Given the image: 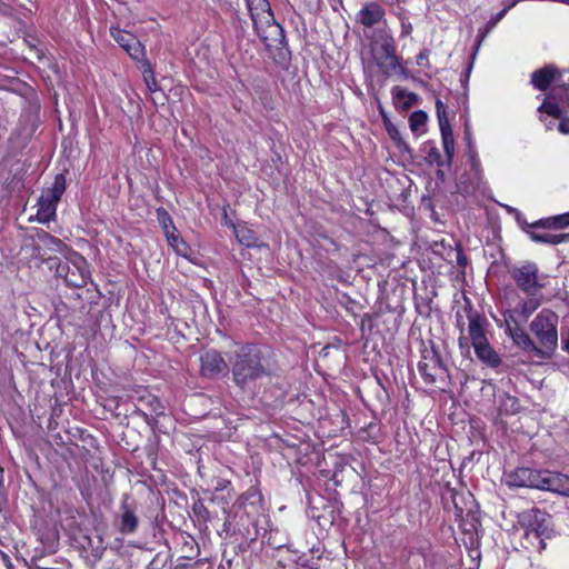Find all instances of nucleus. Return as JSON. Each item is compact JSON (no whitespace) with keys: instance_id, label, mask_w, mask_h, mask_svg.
<instances>
[{"instance_id":"f257e3e1","label":"nucleus","mask_w":569,"mask_h":569,"mask_svg":"<svg viewBox=\"0 0 569 569\" xmlns=\"http://www.w3.org/2000/svg\"><path fill=\"white\" fill-rule=\"evenodd\" d=\"M231 372L236 386L246 390L273 376L276 366L266 349L257 345H244L231 359Z\"/></svg>"},{"instance_id":"f03ea898","label":"nucleus","mask_w":569,"mask_h":569,"mask_svg":"<svg viewBox=\"0 0 569 569\" xmlns=\"http://www.w3.org/2000/svg\"><path fill=\"white\" fill-rule=\"evenodd\" d=\"M558 315L542 309L530 322V331L536 338L537 358L550 359L558 347Z\"/></svg>"},{"instance_id":"7ed1b4c3","label":"nucleus","mask_w":569,"mask_h":569,"mask_svg":"<svg viewBox=\"0 0 569 569\" xmlns=\"http://www.w3.org/2000/svg\"><path fill=\"white\" fill-rule=\"evenodd\" d=\"M49 269L73 288L84 287L91 277L87 260L77 252L71 253L64 261L60 258H50Z\"/></svg>"},{"instance_id":"20e7f679","label":"nucleus","mask_w":569,"mask_h":569,"mask_svg":"<svg viewBox=\"0 0 569 569\" xmlns=\"http://www.w3.org/2000/svg\"><path fill=\"white\" fill-rule=\"evenodd\" d=\"M372 60L381 73L386 77L403 73L405 70L396 54L392 38H383L371 48Z\"/></svg>"},{"instance_id":"39448f33","label":"nucleus","mask_w":569,"mask_h":569,"mask_svg":"<svg viewBox=\"0 0 569 569\" xmlns=\"http://www.w3.org/2000/svg\"><path fill=\"white\" fill-rule=\"evenodd\" d=\"M64 190L66 178L61 173L57 174L54 177L52 186L43 190L38 200V221L46 223L49 222L56 216L57 204L61 199Z\"/></svg>"},{"instance_id":"423d86ee","label":"nucleus","mask_w":569,"mask_h":569,"mask_svg":"<svg viewBox=\"0 0 569 569\" xmlns=\"http://www.w3.org/2000/svg\"><path fill=\"white\" fill-rule=\"evenodd\" d=\"M418 370L426 383L433 385L437 381H445L448 377V368L442 360L440 352L432 346L422 352L418 363Z\"/></svg>"},{"instance_id":"0eeeda50","label":"nucleus","mask_w":569,"mask_h":569,"mask_svg":"<svg viewBox=\"0 0 569 569\" xmlns=\"http://www.w3.org/2000/svg\"><path fill=\"white\" fill-rule=\"evenodd\" d=\"M568 107L569 89L561 82H557L551 87L538 111L558 119L568 111Z\"/></svg>"},{"instance_id":"6e6552de","label":"nucleus","mask_w":569,"mask_h":569,"mask_svg":"<svg viewBox=\"0 0 569 569\" xmlns=\"http://www.w3.org/2000/svg\"><path fill=\"white\" fill-rule=\"evenodd\" d=\"M517 287L528 296L536 297L543 288L539 279V270L535 263L527 262L517 267L511 272Z\"/></svg>"},{"instance_id":"1a4fd4ad","label":"nucleus","mask_w":569,"mask_h":569,"mask_svg":"<svg viewBox=\"0 0 569 569\" xmlns=\"http://www.w3.org/2000/svg\"><path fill=\"white\" fill-rule=\"evenodd\" d=\"M32 247L36 252V257L48 266L49 259L56 258L52 253H60L66 248L64 243L60 239L44 231L37 234V238L32 241Z\"/></svg>"},{"instance_id":"9d476101","label":"nucleus","mask_w":569,"mask_h":569,"mask_svg":"<svg viewBox=\"0 0 569 569\" xmlns=\"http://www.w3.org/2000/svg\"><path fill=\"white\" fill-rule=\"evenodd\" d=\"M506 333L512 339L513 343L522 351L537 357L536 342L530 336L522 329L512 315L506 317Z\"/></svg>"},{"instance_id":"9b49d317","label":"nucleus","mask_w":569,"mask_h":569,"mask_svg":"<svg viewBox=\"0 0 569 569\" xmlns=\"http://www.w3.org/2000/svg\"><path fill=\"white\" fill-rule=\"evenodd\" d=\"M542 470L517 468L506 476L510 487H527L540 490Z\"/></svg>"},{"instance_id":"f8f14e48","label":"nucleus","mask_w":569,"mask_h":569,"mask_svg":"<svg viewBox=\"0 0 569 569\" xmlns=\"http://www.w3.org/2000/svg\"><path fill=\"white\" fill-rule=\"evenodd\" d=\"M110 33L133 60L140 61L144 58V48L136 36L118 28H111Z\"/></svg>"},{"instance_id":"ddd939ff","label":"nucleus","mask_w":569,"mask_h":569,"mask_svg":"<svg viewBox=\"0 0 569 569\" xmlns=\"http://www.w3.org/2000/svg\"><path fill=\"white\" fill-rule=\"evenodd\" d=\"M201 375L208 378H214L220 375H227L228 363L217 350H208L200 357Z\"/></svg>"},{"instance_id":"4468645a","label":"nucleus","mask_w":569,"mask_h":569,"mask_svg":"<svg viewBox=\"0 0 569 569\" xmlns=\"http://www.w3.org/2000/svg\"><path fill=\"white\" fill-rule=\"evenodd\" d=\"M540 490L551 491L569 497V476L550 470H542Z\"/></svg>"},{"instance_id":"2eb2a0df","label":"nucleus","mask_w":569,"mask_h":569,"mask_svg":"<svg viewBox=\"0 0 569 569\" xmlns=\"http://www.w3.org/2000/svg\"><path fill=\"white\" fill-rule=\"evenodd\" d=\"M561 73L562 71L558 70L556 67L546 66L531 74V84L540 91L551 90L552 86L560 82Z\"/></svg>"},{"instance_id":"dca6fc26","label":"nucleus","mask_w":569,"mask_h":569,"mask_svg":"<svg viewBox=\"0 0 569 569\" xmlns=\"http://www.w3.org/2000/svg\"><path fill=\"white\" fill-rule=\"evenodd\" d=\"M549 229L548 227L540 226L539 221H536L528 226L527 233L532 241L545 244H559L569 238L565 233H551L548 231Z\"/></svg>"},{"instance_id":"f3484780","label":"nucleus","mask_w":569,"mask_h":569,"mask_svg":"<svg viewBox=\"0 0 569 569\" xmlns=\"http://www.w3.org/2000/svg\"><path fill=\"white\" fill-rule=\"evenodd\" d=\"M549 516L540 509H530L522 513L521 521L528 531L533 532L537 537L545 535L548 530Z\"/></svg>"},{"instance_id":"a211bd4d","label":"nucleus","mask_w":569,"mask_h":569,"mask_svg":"<svg viewBox=\"0 0 569 569\" xmlns=\"http://www.w3.org/2000/svg\"><path fill=\"white\" fill-rule=\"evenodd\" d=\"M385 17V11L377 2H370L362 7L357 16V21L367 28L378 24Z\"/></svg>"},{"instance_id":"6ab92c4d","label":"nucleus","mask_w":569,"mask_h":569,"mask_svg":"<svg viewBox=\"0 0 569 569\" xmlns=\"http://www.w3.org/2000/svg\"><path fill=\"white\" fill-rule=\"evenodd\" d=\"M459 188L465 193H473L476 191H483L486 189L483 171H469L466 178H461Z\"/></svg>"},{"instance_id":"aec40b11","label":"nucleus","mask_w":569,"mask_h":569,"mask_svg":"<svg viewBox=\"0 0 569 569\" xmlns=\"http://www.w3.org/2000/svg\"><path fill=\"white\" fill-rule=\"evenodd\" d=\"M477 357L487 366L497 368L501 363L499 355L491 348L489 342L473 347Z\"/></svg>"},{"instance_id":"412c9836","label":"nucleus","mask_w":569,"mask_h":569,"mask_svg":"<svg viewBox=\"0 0 569 569\" xmlns=\"http://www.w3.org/2000/svg\"><path fill=\"white\" fill-rule=\"evenodd\" d=\"M468 331L472 342V347L479 346L488 341L482 328L481 318L477 313L469 316Z\"/></svg>"},{"instance_id":"4be33fe9","label":"nucleus","mask_w":569,"mask_h":569,"mask_svg":"<svg viewBox=\"0 0 569 569\" xmlns=\"http://www.w3.org/2000/svg\"><path fill=\"white\" fill-rule=\"evenodd\" d=\"M121 510L122 513L120 517V531L122 533L134 532L139 522L138 517L136 516L134 511L129 508L126 501L122 502Z\"/></svg>"},{"instance_id":"5701e85b","label":"nucleus","mask_w":569,"mask_h":569,"mask_svg":"<svg viewBox=\"0 0 569 569\" xmlns=\"http://www.w3.org/2000/svg\"><path fill=\"white\" fill-rule=\"evenodd\" d=\"M233 233L241 244L248 248L257 246L258 238L256 237L254 231L246 224L239 223L238 227H234Z\"/></svg>"},{"instance_id":"b1692460","label":"nucleus","mask_w":569,"mask_h":569,"mask_svg":"<svg viewBox=\"0 0 569 569\" xmlns=\"http://www.w3.org/2000/svg\"><path fill=\"white\" fill-rule=\"evenodd\" d=\"M442 146L446 154V161L450 164L455 154V140L451 127L440 128Z\"/></svg>"},{"instance_id":"393cba45","label":"nucleus","mask_w":569,"mask_h":569,"mask_svg":"<svg viewBox=\"0 0 569 569\" xmlns=\"http://www.w3.org/2000/svg\"><path fill=\"white\" fill-rule=\"evenodd\" d=\"M248 9L251 12L252 19L256 20V18L266 14V20L269 21V18L272 19L273 16L270 10V6L268 0H251L247 3Z\"/></svg>"},{"instance_id":"a878e982","label":"nucleus","mask_w":569,"mask_h":569,"mask_svg":"<svg viewBox=\"0 0 569 569\" xmlns=\"http://www.w3.org/2000/svg\"><path fill=\"white\" fill-rule=\"evenodd\" d=\"M428 114L422 111H413L409 118L410 129L416 134H421L425 132L423 128L427 123Z\"/></svg>"},{"instance_id":"bb28decb","label":"nucleus","mask_w":569,"mask_h":569,"mask_svg":"<svg viewBox=\"0 0 569 569\" xmlns=\"http://www.w3.org/2000/svg\"><path fill=\"white\" fill-rule=\"evenodd\" d=\"M539 224L551 229L565 228L569 226V212L546 219H540Z\"/></svg>"},{"instance_id":"cd10ccee","label":"nucleus","mask_w":569,"mask_h":569,"mask_svg":"<svg viewBox=\"0 0 569 569\" xmlns=\"http://www.w3.org/2000/svg\"><path fill=\"white\" fill-rule=\"evenodd\" d=\"M426 160L430 164H437L438 167L445 166L447 161L442 159L438 148L433 143H426L425 146Z\"/></svg>"},{"instance_id":"c85d7f7f","label":"nucleus","mask_w":569,"mask_h":569,"mask_svg":"<svg viewBox=\"0 0 569 569\" xmlns=\"http://www.w3.org/2000/svg\"><path fill=\"white\" fill-rule=\"evenodd\" d=\"M392 96L397 100H403L406 107H410L417 100V96L415 93L408 92L402 87H395L392 89Z\"/></svg>"},{"instance_id":"c756f323","label":"nucleus","mask_w":569,"mask_h":569,"mask_svg":"<svg viewBox=\"0 0 569 569\" xmlns=\"http://www.w3.org/2000/svg\"><path fill=\"white\" fill-rule=\"evenodd\" d=\"M500 409L505 412H517L519 410V401L516 397L503 395L500 400Z\"/></svg>"},{"instance_id":"7c9ffc66","label":"nucleus","mask_w":569,"mask_h":569,"mask_svg":"<svg viewBox=\"0 0 569 569\" xmlns=\"http://www.w3.org/2000/svg\"><path fill=\"white\" fill-rule=\"evenodd\" d=\"M530 298H528L526 301H523V303L521 305V313L527 318L529 315H531L533 311H536L538 309V307L540 306V300L532 297V296H529Z\"/></svg>"},{"instance_id":"2f4dec72","label":"nucleus","mask_w":569,"mask_h":569,"mask_svg":"<svg viewBox=\"0 0 569 569\" xmlns=\"http://www.w3.org/2000/svg\"><path fill=\"white\" fill-rule=\"evenodd\" d=\"M436 111L439 121V128L451 127L447 118L446 106L439 99L436 101Z\"/></svg>"},{"instance_id":"473e14b6","label":"nucleus","mask_w":569,"mask_h":569,"mask_svg":"<svg viewBox=\"0 0 569 569\" xmlns=\"http://www.w3.org/2000/svg\"><path fill=\"white\" fill-rule=\"evenodd\" d=\"M141 402H144L151 412H154L157 415H161L163 412V406L161 405L160 400L154 396H148L147 398H141Z\"/></svg>"},{"instance_id":"72a5a7b5","label":"nucleus","mask_w":569,"mask_h":569,"mask_svg":"<svg viewBox=\"0 0 569 569\" xmlns=\"http://www.w3.org/2000/svg\"><path fill=\"white\" fill-rule=\"evenodd\" d=\"M157 216H158V220H159L160 224L162 226V228L164 229L166 232L170 231L169 230L170 228L173 231H176V228L173 227V223H172V219L164 209H158Z\"/></svg>"},{"instance_id":"f704fd0d","label":"nucleus","mask_w":569,"mask_h":569,"mask_svg":"<svg viewBox=\"0 0 569 569\" xmlns=\"http://www.w3.org/2000/svg\"><path fill=\"white\" fill-rule=\"evenodd\" d=\"M469 154V162H470V170L469 171H483L480 159L478 157V152L475 148V146H470Z\"/></svg>"},{"instance_id":"c9c22d12","label":"nucleus","mask_w":569,"mask_h":569,"mask_svg":"<svg viewBox=\"0 0 569 569\" xmlns=\"http://www.w3.org/2000/svg\"><path fill=\"white\" fill-rule=\"evenodd\" d=\"M144 81L150 91L154 92L157 90L156 78L149 62L146 63Z\"/></svg>"},{"instance_id":"e433bc0d","label":"nucleus","mask_w":569,"mask_h":569,"mask_svg":"<svg viewBox=\"0 0 569 569\" xmlns=\"http://www.w3.org/2000/svg\"><path fill=\"white\" fill-rule=\"evenodd\" d=\"M167 240L171 247L176 249L177 252H180V244H184L182 240L179 239L178 236L174 234V231L166 232Z\"/></svg>"},{"instance_id":"4c0bfd02","label":"nucleus","mask_w":569,"mask_h":569,"mask_svg":"<svg viewBox=\"0 0 569 569\" xmlns=\"http://www.w3.org/2000/svg\"><path fill=\"white\" fill-rule=\"evenodd\" d=\"M518 2V0H515L510 3V6H508L507 8L502 9L501 11H499L490 21H489V28H493L501 19H503V17L506 16V13L508 12V10L510 8H512L513 6H516V3Z\"/></svg>"},{"instance_id":"58836bf2","label":"nucleus","mask_w":569,"mask_h":569,"mask_svg":"<svg viewBox=\"0 0 569 569\" xmlns=\"http://www.w3.org/2000/svg\"><path fill=\"white\" fill-rule=\"evenodd\" d=\"M429 53L430 51L428 49L421 50L417 56V64L420 67H427L429 64Z\"/></svg>"},{"instance_id":"ea45409f","label":"nucleus","mask_w":569,"mask_h":569,"mask_svg":"<svg viewBox=\"0 0 569 569\" xmlns=\"http://www.w3.org/2000/svg\"><path fill=\"white\" fill-rule=\"evenodd\" d=\"M412 32V24L407 20H401V36L408 37Z\"/></svg>"},{"instance_id":"a19ab883","label":"nucleus","mask_w":569,"mask_h":569,"mask_svg":"<svg viewBox=\"0 0 569 569\" xmlns=\"http://www.w3.org/2000/svg\"><path fill=\"white\" fill-rule=\"evenodd\" d=\"M558 129L563 134H569V118L562 119L558 126Z\"/></svg>"},{"instance_id":"79ce46f5","label":"nucleus","mask_w":569,"mask_h":569,"mask_svg":"<svg viewBox=\"0 0 569 569\" xmlns=\"http://www.w3.org/2000/svg\"><path fill=\"white\" fill-rule=\"evenodd\" d=\"M222 222L224 226L231 228L232 230H234V227H238V224H236L228 216L227 213V210L224 209L223 210V217H222Z\"/></svg>"},{"instance_id":"37998d69","label":"nucleus","mask_w":569,"mask_h":569,"mask_svg":"<svg viewBox=\"0 0 569 569\" xmlns=\"http://www.w3.org/2000/svg\"><path fill=\"white\" fill-rule=\"evenodd\" d=\"M387 130H388V133L390 134V137L392 138V140L398 141L400 139L399 131L395 127L389 126V127H387Z\"/></svg>"},{"instance_id":"c03bdc74","label":"nucleus","mask_w":569,"mask_h":569,"mask_svg":"<svg viewBox=\"0 0 569 569\" xmlns=\"http://www.w3.org/2000/svg\"><path fill=\"white\" fill-rule=\"evenodd\" d=\"M457 262L460 267L467 264V257L460 250L457 252Z\"/></svg>"},{"instance_id":"a18cd8bd","label":"nucleus","mask_w":569,"mask_h":569,"mask_svg":"<svg viewBox=\"0 0 569 569\" xmlns=\"http://www.w3.org/2000/svg\"><path fill=\"white\" fill-rule=\"evenodd\" d=\"M559 80L569 89V71H562Z\"/></svg>"},{"instance_id":"49530a36","label":"nucleus","mask_w":569,"mask_h":569,"mask_svg":"<svg viewBox=\"0 0 569 569\" xmlns=\"http://www.w3.org/2000/svg\"><path fill=\"white\" fill-rule=\"evenodd\" d=\"M465 133H466V140L468 142V152H469L470 151V146H475V144H473V141L471 139V134H470L468 129H466Z\"/></svg>"},{"instance_id":"de8ad7c7","label":"nucleus","mask_w":569,"mask_h":569,"mask_svg":"<svg viewBox=\"0 0 569 569\" xmlns=\"http://www.w3.org/2000/svg\"><path fill=\"white\" fill-rule=\"evenodd\" d=\"M274 27H276V29H278V30H279V32H280V33L282 32V29H281L278 24H277V26H274Z\"/></svg>"},{"instance_id":"09e8293b","label":"nucleus","mask_w":569,"mask_h":569,"mask_svg":"<svg viewBox=\"0 0 569 569\" xmlns=\"http://www.w3.org/2000/svg\"><path fill=\"white\" fill-rule=\"evenodd\" d=\"M251 0H247V3L250 2Z\"/></svg>"}]
</instances>
